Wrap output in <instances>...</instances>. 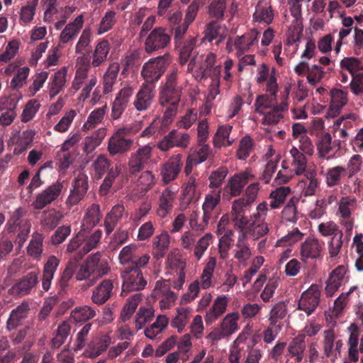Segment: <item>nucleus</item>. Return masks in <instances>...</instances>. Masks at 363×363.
<instances>
[{
	"label": "nucleus",
	"instance_id": "43",
	"mask_svg": "<svg viewBox=\"0 0 363 363\" xmlns=\"http://www.w3.org/2000/svg\"><path fill=\"white\" fill-rule=\"evenodd\" d=\"M142 300V294L137 293L129 297L121 313V320L125 323L135 313L139 303Z\"/></svg>",
	"mask_w": 363,
	"mask_h": 363
},
{
	"label": "nucleus",
	"instance_id": "22",
	"mask_svg": "<svg viewBox=\"0 0 363 363\" xmlns=\"http://www.w3.org/2000/svg\"><path fill=\"white\" fill-rule=\"evenodd\" d=\"M86 261L93 269L94 278L106 274L110 270L106 256L100 252L88 256Z\"/></svg>",
	"mask_w": 363,
	"mask_h": 363
},
{
	"label": "nucleus",
	"instance_id": "33",
	"mask_svg": "<svg viewBox=\"0 0 363 363\" xmlns=\"http://www.w3.org/2000/svg\"><path fill=\"white\" fill-rule=\"evenodd\" d=\"M203 33V42L212 43L213 40H216V45L223 41L225 37V29L214 21H211L206 25Z\"/></svg>",
	"mask_w": 363,
	"mask_h": 363
},
{
	"label": "nucleus",
	"instance_id": "21",
	"mask_svg": "<svg viewBox=\"0 0 363 363\" xmlns=\"http://www.w3.org/2000/svg\"><path fill=\"white\" fill-rule=\"evenodd\" d=\"M306 349L305 335L299 334L290 342L286 357L294 358L296 362L301 363L304 359Z\"/></svg>",
	"mask_w": 363,
	"mask_h": 363
},
{
	"label": "nucleus",
	"instance_id": "9",
	"mask_svg": "<svg viewBox=\"0 0 363 363\" xmlns=\"http://www.w3.org/2000/svg\"><path fill=\"white\" fill-rule=\"evenodd\" d=\"M63 185L60 182H56L46 187L36 196L33 206L35 209H43L47 205L55 201L62 191Z\"/></svg>",
	"mask_w": 363,
	"mask_h": 363
},
{
	"label": "nucleus",
	"instance_id": "38",
	"mask_svg": "<svg viewBox=\"0 0 363 363\" xmlns=\"http://www.w3.org/2000/svg\"><path fill=\"white\" fill-rule=\"evenodd\" d=\"M289 153L292 157L291 165L294 174L296 175L303 174L307 166V159L305 155L295 147L290 150Z\"/></svg>",
	"mask_w": 363,
	"mask_h": 363
},
{
	"label": "nucleus",
	"instance_id": "62",
	"mask_svg": "<svg viewBox=\"0 0 363 363\" xmlns=\"http://www.w3.org/2000/svg\"><path fill=\"white\" fill-rule=\"evenodd\" d=\"M104 114L105 111L103 108L94 110L89 116L86 122L83 125L82 130L86 131L94 128L102 121Z\"/></svg>",
	"mask_w": 363,
	"mask_h": 363
},
{
	"label": "nucleus",
	"instance_id": "52",
	"mask_svg": "<svg viewBox=\"0 0 363 363\" xmlns=\"http://www.w3.org/2000/svg\"><path fill=\"white\" fill-rule=\"evenodd\" d=\"M228 174V167L225 166L219 167L213 170L209 175V187L211 189H219Z\"/></svg>",
	"mask_w": 363,
	"mask_h": 363
},
{
	"label": "nucleus",
	"instance_id": "8",
	"mask_svg": "<svg viewBox=\"0 0 363 363\" xmlns=\"http://www.w3.org/2000/svg\"><path fill=\"white\" fill-rule=\"evenodd\" d=\"M137 248L135 245H127L120 252L118 258L121 264H130L126 267H143L150 260V256L147 254H143L141 256L137 255Z\"/></svg>",
	"mask_w": 363,
	"mask_h": 363
},
{
	"label": "nucleus",
	"instance_id": "45",
	"mask_svg": "<svg viewBox=\"0 0 363 363\" xmlns=\"http://www.w3.org/2000/svg\"><path fill=\"white\" fill-rule=\"evenodd\" d=\"M77 270V264L75 262L69 261L66 264L65 269L60 274V278L57 281V286L60 289V293L65 291L69 286V282L72 278L74 272Z\"/></svg>",
	"mask_w": 363,
	"mask_h": 363
},
{
	"label": "nucleus",
	"instance_id": "23",
	"mask_svg": "<svg viewBox=\"0 0 363 363\" xmlns=\"http://www.w3.org/2000/svg\"><path fill=\"white\" fill-rule=\"evenodd\" d=\"M346 269L344 266H338L333 269L326 281L325 294L328 296H332L342 285Z\"/></svg>",
	"mask_w": 363,
	"mask_h": 363
},
{
	"label": "nucleus",
	"instance_id": "24",
	"mask_svg": "<svg viewBox=\"0 0 363 363\" xmlns=\"http://www.w3.org/2000/svg\"><path fill=\"white\" fill-rule=\"evenodd\" d=\"M29 311L30 307L26 302L22 303L13 309L6 321V329L11 331L21 325L23 320L27 318Z\"/></svg>",
	"mask_w": 363,
	"mask_h": 363
},
{
	"label": "nucleus",
	"instance_id": "12",
	"mask_svg": "<svg viewBox=\"0 0 363 363\" xmlns=\"http://www.w3.org/2000/svg\"><path fill=\"white\" fill-rule=\"evenodd\" d=\"M155 85L143 84L135 95L133 106L138 111L149 109L155 97Z\"/></svg>",
	"mask_w": 363,
	"mask_h": 363
},
{
	"label": "nucleus",
	"instance_id": "34",
	"mask_svg": "<svg viewBox=\"0 0 363 363\" xmlns=\"http://www.w3.org/2000/svg\"><path fill=\"white\" fill-rule=\"evenodd\" d=\"M288 106L286 101H284L279 105L274 106L269 111L264 112L262 123L263 125L277 124L284 118L283 113L288 109Z\"/></svg>",
	"mask_w": 363,
	"mask_h": 363
},
{
	"label": "nucleus",
	"instance_id": "63",
	"mask_svg": "<svg viewBox=\"0 0 363 363\" xmlns=\"http://www.w3.org/2000/svg\"><path fill=\"white\" fill-rule=\"evenodd\" d=\"M362 157L359 155H354L349 160L347 167H345L347 177L350 179L357 174L362 166Z\"/></svg>",
	"mask_w": 363,
	"mask_h": 363
},
{
	"label": "nucleus",
	"instance_id": "61",
	"mask_svg": "<svg viewBox=\"0 0 363 363\" xmlns=\"http://www.w3.org/2000/svg\"><path fill=\"white\" fill-rule=\"evenodd\" d=\"M119 172L120 169L118 167H111L108 170V174L100 186L99 191L101 195L105 196L108 194Z\"/></svg>",
	"mask_w": 363,
	"mask_h": 363
},
{
	"label": "nucleus",
	"instance_id": "53",
	"mask_svg": "<svg viewBox=\"0 0 363 363\" xmlns=\"http://www.w3.org/2000/svg\"><path fill=\"white\" fill-rule=\"evenodd\" d=\"M66 82V72L65 70H60L55 73L50 85V96L53 98L57 95L62 89Z\"/></svg>",
	"mask_w": 363,
	"mask_h": 363
},
{
	"label": "nucleus",
	"instance_id": "17",
	"mask_svg": "<svg viewBox=\"0 0 363 363\" xmlns=\"http://www.w3.org/2000/svg\"><path fill=\"white\" fill-rule=\"evenodd\" d=\"M39 272H30L22 277L13 286V291L19 296L29 294L38 283Z\"/></svg>",
	"mask_w": 363,
	"mask_h": 363
},
{
	"label": "nucleus",
	"instance_id": "32",
	"mask_svg": "<svg viewBox=\"0 0 363 363\" xmlns=\"http://www.w3.org/2000/svg\"><path fill=\"white\" fill-rule=\"evenodd\" d=\"M71 327L67 321L60 323L56 330L53 332L52 337L50 342L52 349L60 348L66 341L70 334Z\"/></svg>",
	"mask_w": 363,
	"mask_h": 363
},
{
	"label": "nucleus",
	"instance_id": "57",
	"mask_svg": "<svg viewBox=\"0 0 363 363\" xmlns=\"http://www.w3.org/2000/svg\"><path fill=\"white\" fill-rule=\"evenodd\" d=\"M216 264L214 257H211L207 262L201 276V285L204 289L209 288L211 285V277Z\"/></svg>",
	"mask_w": 363,
	"mask_h": 363
},
{
	"label": "nucleus",
	"instance_id": "56",
	"mask_svg": "<svg viewBox=\"0 0 363 363\" xmlns=\"http://www.w3.org/2000/svg\"><path fill=\"white\" fill-rule=\"evenodd\" d=\"M43 240L42 234L35 233L28 247V253L31 257L39 259L43 252Z\"/></svg>",
	"mask_w": 363,
	"mask_h": 363
},
{
	"label": "nucleus",
	"instance_id": "3",
	"mask_svg": "<svg viewBox=\"0 0 363 363\" xmlns=\"http://www.w3.org/2000/svg\"><path fill=\"white\" fill-rule=\"evenodd\" d=\"M131 128L123 127L118 129L109 138L107 150L110 155H122L129 152L133 145L134 140L128 136L130 135Z\"/></svg>",
	"mask_w": 363,
	"mask_h": 363
},
{
	"label": "nucleus",
	"instance_id": "4",
	"mask_svg": "<svg viewBox=\"0 0 363 363\" xmlns=\"http://www.w3.org/2000/svg\"><path fill=\"white\" fill-rule=\"evenodd\" d=\"M171 42V36L166 28L158 26L152 29L147 36L144 48L147 54L165 49Z\"/></svg>",
	"mask_w": 363,
	"mask_h": 363
},
{
	"label": "nucleus",
	"instance_id": "51",
	"mask_svg": "<svg viewBox=\"0 0 363 363\" xmlns=\"http://www.w3.org/2000/svg\"><path fill=\"white\" fill-rule=\"evenodd\" d=\"M106 135V129L101 128L98 130L96 135L86 137L83 142V150L86 154L92 152L98 147Z\"/></svg>",
	"mask_w": 363,
	"mask_h": 363
},
{
	"label": "nucleus",
	"instance_id": "6",
	"mask_svg": "<svg viewBox=\"0 0 363 363\" xmlns=\"http://www.w3.org/2000/svg\"><path fill=\"white\" fill-rule=\"evenodd\" d=\"M152 157V147L146 145L139 147L130 154L128 159V172L131 174H137L143 171L151 162Z\"/></svg>",
	"mask_w": 363,
	"mask_h": 363
},
{
	"label": "nucleus",
	"instance_id": "10",
	"mask_svg": "<svg viewBox=\"0 0 363 363\" xmlns=\"http://www.w3.org/2000/svg\"><path fill=\"white\" fill-rule=\"evenodd\" d=\"M250 174L247 172L236 174L230 177L227 184L223 188V199L230 200L232 197H236L240 195L244 186L249 180Z\"/></svg>",
	"mask_w": 363,
	"mask_h": 363
},
{
	"label": "nucleus",
	"instance_id": "44",
	"mask_svg": "<svg viewBox=\"0 0 363 363\" xmlns=\"http://www.w3.org/2000/svg\"><path fill=\"white\" fill-rule=\"evenodd\" d=\"M347 176L345 167L337 165L327 170L325 182L328 186L333 187L340 184L342 178Z\"/></svg>",
	"mask_w": 363,
	"mask_h": 363
},
{
	"label": "nucleus",
	"instance_id": "18",
	"mask_svg": "<svg viewBox=\"0 0 363 363\" xmlns=\"http://www.w3.org/2000/svg\"><path fill=\"white\" fill-rule=\"evenodd\" d=\"M176 195L177 191L172 187H167L162 191L158 199V207L157 208L158 216L164 218L170 215Z\"/></svg>",
	"mask_w": 363,
	"mask_h": 363
},
{
	"label": "nucleus",
	"instance_id": "7",
	"mask_svg": "<svg viewBox=\"0 0 363 363\" xmlns=\"http://www.w3.org/2000/svg\"><path fill=\"white\" fill-rule=\"evenodd\" d=\"M320 300V287L317 284H312L306 291L301 294L297 309L304 311L309 316L314 313L318 306Z\"/></svg>",
	"mask_w": 363,
	"mask_h": 363
},
{
	"label": "nucleus",
	"instance_id": "37",
	"mask_svg": "<svg viewBox=\"0 0 363 363\" xmlns=\"http://www.w3.org/2000/svg\"><path fill=\"white\" fill-rule=\"evenodd\" d=\"M119 70L120 65L118 62H113L109 65L103 77L104 94L112 91L113 86L116 83Z\"/></svg>",
	"mask_w": 363,
	"mask_h": 363
},
{
	"label": "nucleus",
	"instance_id": "29",
	"mask_svg": "<svg viewBox=\"0 0 363 363\" xmlns=\"http://www.w3.org/2000/svg\"><path fill=\"white\" fill-rule=\"evenodd\" d=\"M60 260L55 256H50L44 264L43 271L42 286L48 291L51 286L52 280L59 266Z\"/></svg>",
	"mask_w": 363,
	"mask_h": 363
},
{
	"label": "nucleus",
	"instance_id": "60",
	"mask_svg": "<svg viewBox=\"0 0 363 363\" xmlns=\"http://www.w3.org/2000/svg\"><path fill=\"white\" fill-rule=\"evenodd\" d=\"M90 43H91V31L89 29H84L76 44L75 52L85 55L86 52L90 51Z\"/></svg>",
	"mask_w": 363,
	"mask_h": 363
},
{
	"label": "nucleus",
	"instance_id": "20",
	"mask_svg": "<svg viewBox=\"0 0 363 363\" xmlns=\"http://www.w3.org/2000/svg\"><path fill=\"white\" fill-rule=\"evenodd\" d=\"M250 205L244 198L235 200L232 203L231 220L234 227H245L250 223L247 217L245 216V208Z\"/></svg>",
	"mask_w": 363,
	"mask_h": 363
},
{
	"label": "nucleus",
	"instance_id": "47",
	"mask_svg": "<svg viewBox=\"0 0 363 363\" xmlns=\"http://www.w3.org/2000/svg\"><path fill=\"white\" fill-rule=\"evenodd\" d=\"M155 315V311L151 306H141L135 315V328L139 330L147 323L150 322Z\"/></svg>",
	"mask_w": 363,
	"mask_h": 363
},
{
	"label": "nucleus",
	"instance_id": "14",
	"mask_svg": "<svg viewBox=\"0 0 363 363\" xmlns=\"http://www.w3.org/2000/svg\"><path fill=\"white\" fill-rule=\"evenodd\" d=\"M259 32L256 29H251L241 36L235 38L234 45L237 54L240 55L252 50L258 45Z\"/></svg>",
	"mask_w": 363,
	"mask_h": 363
},
{
	"label": "nucleus",
	"instance_id": "27",
	"mask_svg": "<svg viewBox=\"0 0 363 363\" xmlns=\"http://www.w3.org/2000/svg\"><path fill=\"white\" fill-rule=\"evenodd\" d=\"M113 289V281L110 279L102 281L99 285L96 287L92 292L91 300L98 305H101L106 302L112 295Z\"/></svg>",
	"mask_w": 363,
	"mask_h": 363
},
{
	"label": "nucleus",
	"instance_id": "49",
	"mask_svg": "<svg viewBox=\"0 0 363 363\" xmlns=\"http://www.w3.org/2000/svg\"><path fill=\"white\" fill-rule=\"evenodd\" d=\"M101 218L99 205L92 204L86 211L82 227H95Z\"/></svg>",
	"mask_w": 363,
	"mask_h": 363
},
{
	"label": "nucleus",
	"instance_id": "31",
	"mask_svg": "<svg viewBox=\"0 0 363 363\" xmlns=\"http://www.w3.org/2000/svg\"><path fill=\"white\" fill-rule=\"evenodd\" d=\"M228 303V299L225 296L217 297L210 310L206 313L205 320L207 324H212L215 322L225 311Z\"/></svg>",
	"mask_w": 363,
	"mask_h": 363
},
{
	"label": "nucleus",
	"instance_id": "64",
	"mask_svg": "<svg viewBox=\"0 0 363 363\" xmlns=\"http://www.w3.org/2000/svg\"><path fill=\"white\" fill-rule=\"evenodd\" d=\"M167 265L170 269L179 272L185 269L186 262L179 252L174 251L168 255Z\"/></svg>",
	"mask_w": 363,
	"mask_h": 363
},
{
	"label": "nucleus",
	"instance_id": "41",
	"mask_svg": "<svg viewBox=\"0 0 363 363\" xmlns=\"http://www.w3.org/2000/svg\"><path fill=\"white\" fill-rule=\"evenodd\" d=\"M197 38L196 37H191L186 41H182L179 43V62L181 65H184L190 59L191 56L196 53V45Z\"/></svg>",
	"mask_w": 363,
	"mask_h": 363
},
{
	"label": "nucleus",
	"instance_id": "50",
	"mask_svg": "<svg viewBox=\"0 0 363 363\" xmlns=\"http://www.w3.org/2000/svg\"><path fill=\"white\" fill-rule=\"evenodd\" d=\"M177 315L171 322L172 327L177 328L181 333L190 318L191 310L189 308H178Z\"/></svg>",
	"mask_w": 363,
	"mask_h": 363
},
{
	"label": "nucleus",
	"instance_id": "54",
	"mask_svg": "<svg viewBox=\"0 0 363 363\" xmlns=\"http://www.w3.org/2000/svg\"><path fill=\"white\" fill-rule=\"evenodd\" d=\"M125 208L123 204L115 205L111 211L106 215L104 220V227H114L122 218Z\"/></svg>",
	"mask_w": 363,
	"mask_h": 363
},
{
	"label": "nucleus",
	"instance_id": "59",
	"mask_svg": "<svg viewBox=\"0 0 363 363\" xmlns=\"http://www.w3.org/2000/svg\"><path fill=\"white\" fill-rule=\"evenodd\" d=\"M254 143L249 135H245L240 141L239 147L237 150V157L240 160H245L250 155L253 149Z\"/></svg>",
	"mask_w": 363,
	"mask_h": 363
},
{
	"label": "nucleus",
	"instance_id": "36",
	"mask_svg": "<svg viewBox=\"0 0 363 363\" xmlns=\"http://www.w3.org/2000/svg\"><path fill=\"white\" fill-rule=\"evenodd\" d=\"M232 130L233 126L230 125H219L213 138L214 146L216 147L230 146L233 143V140L229 138Z\"/></svg>",
	"mask_w": 363,
	"mask_h": 363
},
{
	"label": "nucleus",
	"instance_id": "35",
	"mask_svg": "<svg viewBox=\"0 0 363 363\" xmlns=\"http://www.w3.org/2000/svg\"><path fill=\"white\" fill-rule=\"evenodd\" d=\"M348 101L347 92L342 89H332L330 90V111L333 114H339L340 110Z\"/></svg>",
	"mask_w": 363,
	"mask_h": 363
},
{
	"label": "nucleus",
	"instance_id": "28",
	"mask_svg": "<svg viewBox=\"0 0 363 363\" xmlns=\"http://www.w3.org/2000/svg\"><path fill=\"white\" fill-rule=\"evenodd\" d=\"M220 189H213L205 196V200L202 206L203 211V222L205 225H208V219H211V213L220 201Z\"/></svg>",
	"mask_w": 363,
	"mask_h": 363
},
{
	"label": "nucleus",
	"instance_id": "11",
	"mask_svg": "<svg viewBox=\"0 0 363 363\" xmlns=\"http://www.w3.org/2000/svg\"><path fill=\"white\" fill-rule=\"evenodd\" d=\"M356 208V200L348 196L342 197L338 202V216L340 223L345 227H353L354 218L352 213Z\"/></svg>",
	"mask_w": 363,
	"mask_h": 363
},
{
	"label": "nucleus",
	"instance_id": "42",
	"mask_svg": "<svg viewBox=\"0 0 363 363\" xmlns=\"http://www.w3.org/2000/svg\"><path fill=\"white\" fill-rule=\"evenodd\" d=\"M216 55L212 52H209L205 57L203 63L200 66V74L202 78H207L214 76V71L219 70V74L221 73V65H215Z\"/></svg>",
	"mask_w": 363,
	"mask_h": 363
},
{
	"label": "nucleus",
	"instance_id": "48",
	"mask_svg": "<svg viewBox=\"0 0 363 363\" xmlns=\"http://www.w3.org/2000/svg\"><path fill=\"white\" fill-rule=\"evenodd\" d=\"M96 315V311L89 306L76 307L71 313V318L77 323L86 322Z\"/></svg>",
	"mask_w": 363,
	"mask_h": 363
},
{
	"label": "nucleus",
	"instance_id": "40",
	"mask_svg": "<svg viewBox=\"0 0 363 363\" xmlns=\"http://www.w3.org/2000/svg\"><path fill=\"white\" fill-rule=\"evenodd\" d=\"M201 196V191L198 189L184 187L179 196V209L185 210L191 203H195Z\"/></svg>",
	"mask_w": 363,
	"mask_h": 363
},
{
	"label": "nucleus",
	"instance_id": "2",
	"mask_svg": "<svg viewBox=\"0 0 363 363\" xmlns=\"http://www.w3.org/2000/svg\"><path fill=\"white\" fill-rule=\"evenodd\" d=\"M171 60L170 55L166 53L162 56L152 58L145 62L141 70V75L145 79L143 84L155 85L165 72Z\"/></svg>",
	"mask_w": 363,
	"mask_h": 363
},
{
	"label": "nucleus",
	"instance_id": "16",
	"mask_svg": "<svg viewBox=\"0 0 363 363\" xmlns=\"http://www.w3.org/2000/svg\"><path fill=\"white\" fill-rule=\"evenodd\" d=\"M73 189L67 198L70 205L77 204L85 196L88 190V177L83 172H79L72 182Z\"/></svg>",
	"mask_w": 363,
	"mask_h": 363
},
{
	"label": "nucleus",
	"instance_id": "55",
	"mask_svg": "<svg viewBox=\"0 0 363 363\" xmlns=\"http://www.w3.org/2000/svg\"><path fill=\"white\" fill-rule=\"evenodd\" d=\"M239 315L238 313H233L227 315L220 323V328L228 336L234 333L238 328L237 320Z\"/></svg>",
	"mask_w": 363,
	"mask_h": 363
},
{
	"label": "nucleus",
	"instance_id": "15",
	"mask_svg": "<svg viewBox=\"0 0 363 363\" xmlns=\"http://www.w3.org/2000/svg\"><path fill=\"white\" fill-rule=\"evenodd\" d=\"M133 94V89L130 86H125L119 91L112 103L111 114L112 119L117 120L122 116Z\"/></svg>",
	"mask_w": 363,
	"mask_h": 363
},
{
	"label": "nucleus",
	"instance_id": "58",
	"mask_svg": "<svg viewBox=\"0 0 363 363\" xmlns=\"http://www.w3.org/2000/svg\"><path fill=\"white\" fill-rule=\"evenodd\" d=\"M52 162L51 161H48L42 165L35 173V174L33 177L30 183L27 188L28 193L32 194L34 189L41 186L44 184V181L41 179L40 174L46 169L52 171Z\"/></svg>",
	"mask_w": 363,
	"mask_h": 363
},
{
	"label": "nucleus",
	"instance_id": "19",
	"mask_svg": "<svg viewBox=\"0 0 363 363\" xmlns=\"http://www.w3.org/2000/svg\"><path fill=\"white\" fill-rule=\"evenodd\" d=\"M323 243L317 238H308L301 246V259L306 262L308 259H316L321 255Z\"/></svg>",
	"mask_w": 363,
	"mask_h": 363
},
{
	"label": "nucleus",
	"instance_id": "46",
	"mask_svg": "<svg viewBox=\"0 0 363 363\" xmlns=\"http://www.w3.org/2000/svg\"><path fill=\"white\" fill-rule=\"evenodd\" d=\"M317 150L320 157L327 160L333 158L335 153L330 155L333 150L332 137L330 133H327L322 135L317 144Z\"/></svg>",
	"mask_w": 363,
	"mask_h": 363
},
{
	"label": "nucleus",
	"instance_id": "1",
	"mask_svg": "<svg viewBox=\"0 0 363 363\" xmlns=\"http://www.w3.org/2000/svg\"><path fill=\"white\" fill-rule=\"evenodd\" d=\"M180 75L177 67H173L166 74L164 82L159 88L158 100L161 106H167L170 101H180L183 91Z\"/></svg>",
	"mask_w": 363,
	"mask_h": 363
},
{
	"label": "nucleus",
	"instance_id": "13",
	"mask_svg": "<svg viewBox=\"0 0 363 363\" xmlns=\"http://www.w3.org/2000/svg\"><path fill=\"white\" fill-rule=\"evenodd\" d=\"M183 167V162L182 160V155L177 154L170 157L161 167L162 180L164 184L175 180Z\"/></svg>",
	"mask_w": 363,
	"mask_h": 363
},
{
	"label": "nucleus",
	"instance_id": "25",
	"mask_svg": "<svg viewBox=\"0 0 363 363\" xmlns=\"http://www.w3.org/2000/svg\"><path fill=\"white\" fill-rule=\"evenodd\" d=\"M154 291L155 296H162L160 301L161 306L169 307L176 301L177 294L170 290V284L167 280H159L156 281Z\"/></svg>",
	"mask_w": 363,
	"mask_h": 363
},
{
	"label": "nucleus",
	"instance_id": "26",
	"mask_svg": "<svg viewBox=\"0 0 363 363\" xmlns=\"http://www.w3.org/2000/svg\"><path fill=\"white\" fill-rule=\"evenodd\" d=\"M154 291L155 296H162L160 301L161 306L169 307L176 301L177 294L170 290V284L167 280H159L156 281Z\"/></svg>",
	"mask_w": 363,
	"mask_h": 363
},
{
	"label": "nucleus",
	"instance_id": "39",
	"mask_svg": "<svg viewBox=\"0 0 363 363\" xmlns=\"http://www.w3.org/2000/svg\"><path fill=\"white\" fill-rule=\"evenodd\" d=\"M110 50V45L107 40L100 41L96 46L93 55L91 65L94 67H97L104 64L106 59Z\"/></svg>",
	"mask_w": 363,
	"mask_h": 363
},
{
	"label": "nucleus",
	"instance_id": "5",
	"mask_svg": "<svg viewBox=\"0 0 363 363\" xmlns=\"http://www.w3.org/2000/svg\"><path fill=\"white\" fill-rule=\"evenodd\" d=\"M140 268L138 267H125L121 272L122 292L140 291L146 286L147 281L144 279Z\"/></svg>",
	"mask_w": 363,
	"mask_h": 363
},
{
	"label": "nucleus",
	"instance_id": "30",
	"mask_svg": "<svg viewBox=\"0 0 363 363\" xmlns=\"http://www.w3.org/2000/svg\"><path fill=\"white\" fill-rule=\"evenodd\" d=\"M274 17V11L269 3L259 0L255 7V12L253 14L254 21L256 22H264L269 25L272 23Z\"/></svg>",
	"mask_w": 363,
	"mask_h": 363
}]
</instances>
